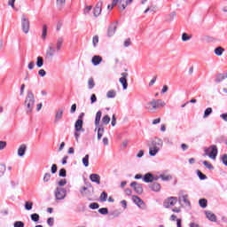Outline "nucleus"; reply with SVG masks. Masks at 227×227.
<instances>
[{
	"label": "nucleus",
	"instance_id": "nucleus-1",
	"mask_svg": "<svg viewBox=\"0 0 227 227\" xmlns=\"http://www.w3.org/2000/svg\"><path fill=\"white\" fill-rule=\"evenodd\" d=\"M64 42H65V39L63 37H59L57 39L56 48H54L53 43H50L48 46V50L46 51V57L53 58L56 51L57 52H59L61 51V47H63Z\"/></svg>",
	"mask_w": 227,
	"mask_h": 227
},
{
	"label": "nucleus",
	"instance_id": "nucleus-2",
	"mask_svg": "<svg viewBox=\"0 0 227 227\" xmlns=\"http://www.w3.org/2000/svg\"><path fill=\"white\" fill-rule=\"evenodd\" d=\"M164 145V142L162 139L159 137H155L151 145L149 146V155L151 157H155L159 152H160V148H162V145Z\"/></svg>",
	"mask_w": 227,
	"mask_h": 227
},
{
	"label": "nucleus",
	"instance_id": "nucleus-3",
	"mask_svg": "<svg viewBox=\"0 0 227 227\" xmlns=\"http://www.w3.org/2000/svg\"><path fill=\"white\" fill-rule=\"evenodd\" d=\"M25 107H27V114H31L33 113V109L35 107V94L33 91L28 90L26 99H25Z\"/></svg>",
	"mask_w": 227,
	"mask_h": 227
},
{
	"label": "nucleus",
	"instance_id": "nucleus-4",
	"mask_svg": "<svg viewBox=\"0 0 227 227\" xmlns=\"http://www.w3.org/2000/svg\"><path fill=\"white\" fill-rule=\"evenodd\" d=\"M163 106H166V103L162 102L160 99H153L145 105V109L148 113L153 114L159 107H163Z\"/></svg>",
	"mask_w": 227,
	"mask_h": 227
},
{
	"label": "nucleus",
	"instance_id": "nucleus-5",
	"mask_svg": "<svg viewBox=\"0 0 227 227\" xmlns=\"http://www.w3.org/2000/svg\"><path fill=\"white\" fill-rule=\"evenodd\" d=\"M217 145H211L209 148L205 149V155H208L209 159L215 160L217 158Z\"/></svg>",
	"mask_w": 227,
	"mask_h": 227
},
{
	"label": "nucleus",
	"instance_id": "nucleus-6",
	"mask_svg": "<svg viewBox=\"0 0 227 227\" xmlns=\"http://www.w3.org/2000/svg\"><path fill=\"white\" fill-rule=\"evenodd\" d=\"M31 27V24L29 22V18H27L26 15H22L21 17V29L25 35L29 33V29Z\"/></svg>",
	"mask_w": 227,
	"mask_h": 227
},
{
	"label": "nucleus",
	"instance_id": "nucleus-7",
	"mask_svg": "<svg viewBox=\"0 0 227 227\" xmlns=\"http://www.w3.org/2000/svg\"><path fill=\"white\" fill-rule=\"evenodd\" d=\"M83 118L84 113H81L78 116V120L74 123V130L84 131V129H82V125H84V121H82Z\"/></svg>",
	"mask_w": 227,
	"mask_h": 227
},
{
	"label": "nucleus",
	"instance_id": "nucleus-8",
	"mask_svg": "<svg viewBox=\"0 0 227 227\" xmlns=\"http://www.w3.org/2000/svg\"><path fill=\"white\" fill-rule=\"evenodd\" d=\"M55 198L56 200H65L67 198V190L57 187L55 190Z\"/></svg>",
	"mask_w": 227,
	"mask_h": 227
},
{
	"label": "nucleus",
	"instance_id": "nucleus-9",
	"mask_svg": "<svg viewBox=\"0 0 227 227\" xmlns=\"http://www.w3.org/2000/svg\"><path fill=\"white\" fill-rule=\"evenodd\" d=\"M176 201H178L176 197H169L163 202V207L165 208H169V207H175V205H176Z\"/></svg>",
	"mask_w": 227,
	"mask_h": 227
},
{
	"label": "nucleus",
	"instance_id": "nucleus-10",
	"mask_svg": "<svg viewBox=\"0 0 227 227\" xmlns=\"http://www.w3.org/2000/svg\"><path fill=\"white\" fill-rule=\"evenodd\" d=\"M130 187L135 191L136 194H143V184L134 181L130 184Z\"/></svg>",
	"mask_w": 227,
	"mask_h": 227
},
{
	"label": "nucleus",
	"instance_id": "nucleus-11",
	"mask_svg": "<svg viewBox=\"0 0 227 227\" xmlns=\"http://www.w3.org/2000/svg\"><path fill=\"white\" fill-rule=\"evenodd\" d=\"M132 201L134 204L138 206L139 208H145L146 205L145 204V201L141 198H139L137 195L132 196Z\"/></svg>",
	"mask_w": 227,
	"mask_h": 227
},
{
	"label": "nucleus",
	"instance_id": "nucleus-12",
	"mask_svg": "<svg viewBox=\"0 0 227 227\" xmlns=\"http://www.w3.org/2000/svg\"><path fill=\"white\" fill-rule=\"evenodd\" d=\"M121 77L119 79L121 84H122L123 90H127L129 88V82H127V77H129V73H121Z\"/></svg>",
	"mask_w": 227,
	"mask_h": 227
},
{
	"label": "nucleus",
	"instance_id": "nucleus-13",
	"mask_svg": "<svg viewBox=\"0 0 227 227\" xmlns=\"http://www.w3.org/2000/svg\"><path fill=\"white\" fill-rule=\"evenodd\" d=\"M143 180L145 182V184H150L159 180V176H154L152 173H147L144 176Z\"/></svg>",
	"mask_w": 227,
	"mask_h": 227
},
{
	"label": "nucleus",
	"instance_id": "nucleus-14",
	"mask_svg": "<svg viewBox=\"0 0 227 227\" xmlns=\"http://www.w3.org/2000/svg\"><path fill=\"white\" fill-rule=\"evenodd\" d=\"M118 28V26L114 23L111 24L108 27V30H107V36L109 38H111V36H114V33H116V29Z\"/></svg>",
	"mask_w": 227,
	"mask_h": 227
},
{
	"label": "nucleus",
	"instance_id": "nucleus-15",
	"mask_svg": "<svg viewBox=\"0 0 227 227\" xmlns=\"http://www.w3.org/2000/svg\"><path fill=\"white\" fill-rule=\"evenodd\" d=\"M134 3V0H119V8L121 10H125L129 4H132Z\"/></svg>",
	"mask_w": 227,
	"mask_h": 227
},
{
	"label": "nucleus",
	"instance_id": "nucleus-16",
	"mask_svg": "<svg viewBox=\"0 0 227 227\" xmlns=\"http://www.w3.org/2000/svg\"><path fill=\"white\" fill-rule=\"evenodd\" d=\"M205 214H206L207 219H208L212 223H215L217 221V216H215L214 213L210 211H205Z\"/></svg>",
	"mask_w": 227,
	"mask_h": 227
},
{
	"label": "nucleus",
	"instance_id": "nucleus-17",
	"mask_svg": "<svg viewBox=\"0 0 227 227\" xmlns=\"http://www.w3.org/2000/svg\"><path fill=\"white\" fill-rule=\"evenodd\" d=\"M27 150V146L26 145H21L18 149L19 157H24L26 155V151Z\"/></svg>",
	"mask_w": 227,
	"mask_h": 227
},
{
	"label": "nucleus",
	"instance_id": "nucleus-18",
	"mask_svg": "<svg viewBox=\"0 0 227 227\" xmlns=\"http://www.w3.org/2000/svg\"><path fill=\"white\" fill-rule=\"evenodd\" d=\"M102 119V111H98L95 117V126L98 129L100 127V120Z\"/></svg>",
	"mask_w": 227,
	"mask_h": 227
},
{
	"label": "nucleus",
	"instance_id": "nucleus-19",
	"mask_svg": "<svg viewBox=\"0 0 227 227\" xmlns=\"http://www.w3.org/2000/svg\"><path fill=\"white\" fill-rule=\"evenodd\" d=\"M90 180L94 182V184H98V185H100V176L98 174H91L90 176Z\"/></svg>",
	"mask_w": 227,
	"mask_h": 227
},
{
	"label": "nucleus",
	"instance_id": "nucleus-20",
	"mask_svg": "<svg viewBox=\"0 0 227 227\" xmlns=\"http://www.w3.org/2000/svg\"><path fill=\"white\" fill-rule=\"evenodd\" d=\"M65 110L63 108H59L55 114V123H58L61 118H63V113Z\"/></svg>",
	"mask_w": 227,
	"mask_h": 227
},
{
	"label": "nucleus",
	"instance_id": "nucleus-21",
	"mask_svg": "<svg viewBox=\"0 0 227 227\" xmlns=\"http://www.w3.org/2000/svg\"><path fill=\"white\" fill-rule=\"evenodd\" d=\"M179 201H183L186 207H191V201H189V195H183L179 198Z\"/></svg>",
	"mask_w": 227,
	"mask_h": 227
},
{
	"label": "nucleus",
	"instance_id": "nucleus-22",
	"mask_svg": "<svg viewBox=\"0 0 227 227\" xmlns=\"http://www.w3.org/2000/svg\"><path fill=\"white\" fill-rule=\"evenodd\" d=\"M158 178H160L163 182H169V180H173V176L168 174H160Z\"/></svg>",
	"mask_w": 227,
	"mask_h": 227
},
{
	"label": "nucleus",
	"instance_id": "nucleus-23",
	"mask_svg": "<svg viewBox=\"0 0 227 227\" xmlns=\"http://www.w3.org/2000/svg\"><path fill=\"white\" fill-rule=\"evenodd\" d=\"M100 63H102V57L98 55L92 57V64L94 65V67L100 65Z\"/></svg>",
	"mask_w": 227,
	"mask_h": 227
},
{
	"label": "nucleus",
	"instance_id": "nucleus-24",
	"mask_svg": "<svg viewBox=\"0 0 227 227\" xmlns=\"http://www.w3.org/2000/svg\"><path fill=\"white\" fill-rule=\"evenodd\" d=\"M149 187L154 192H159V191H160V184H159V183H153V184H150Z\"/></svg>",
	"mask_w": 227,
	"mask_h": 227
},
{
	"label": "nucleus",
	"instance_id": "nucleus-25",
	"mask_svg": "<svg viewBox=\"0 0 227 227\" xmlns=\"http://www.w3.org/2000/svg\"><path fill=\"white\" fill-rule=\"evenodd\" d=\"M56 4L59 8V10H63L65 5L67 4V0H56Z\"/></svg>",
	"mask_w": 227,
	"mask_h": 227
},
{
	"label": "nucleus",
	"instance_id": "nucleus-26",
	"mask_svg": "<svg viewBox=\"0 0 227 227\" xmlns=\"http://www.w3.org/2000/svg\"><path fill=\"white\" fill-rule=\"evenodd\" d=\"M227 78L226 74H219L216 75L215 82H221L222 81H224V79Z\"/></svg>",
	"mask_w": 227,
	"mask_h": 227
},
{
	"label": "nucleus",
	"instance_id": "nucleus-27",
	"mask_svg": "<svg viewBox=\"0 0 227 227\" xmlns=\"http://www.w3.org/2000/svg\"><path fill=\"white\" fill-rule=\"evenodd\" d=\"M104 136V127H98V140L100 141Z\"/></svg>",
	"mask_w": 227,
	"mask_h": 227
},
{
	"label": "nucleus",
	"instance_id": "nucleus-28",
	"mask_svg": "<svg viewBox=\"0 0 227 227\" xmlns=\"http://www.w3.org/2000/svg\"><path fill=\"white\" fill-rule=\"evenodd\" d=\"M82 164L85 168L90 166V154H86L84 158H82Z\"/></svg>",
	"mask_w": 227,
	"mask_h": 227
},
{
	"label": "nucleus",
	"instance_id": "nucleus-29",
	"mask_svg": "<svg viewBox=\"0 0 227 227\" xmlns=\"http://www.w3.org/2000/svg\"><path fill=\"white\" fill-rule=\"evenodd\" d=\"M223 52H224V48H223L221 46L215 49V54L216 56H223Z\"/></svg>",
	"mask_w": 227,
	"mask_h": 227
},
{
	"label": "nucleus",
	"instance_id": "nucleus-30",
	"mask_svg": "<svg viewBox=\"0 0 227 227\" xmlns=\"http://www.w3.org/2000/svg\"><path fill=\"white\" fill-rule=\"evenodd\" d=\"M36 67L38 68H42L43 67V57H37Z\"/></svg>",
	"mask_w": 227,
	"mask_h": 227
},
{
	"label": "nucleus",
	"instance_id": "nucleus-31",
	"mask_svg": "<svg viewBox=\"0 0 227 227\" xmlns=\"http://www.w3.org/2000/svg\"><path fill=\"white\" fill-rule=\"evenodd\" d=\"M207 199H200L199 200V205L200 207H201V208H207Z\"/></svg>",
	"mask_w": 227,
	"mask_h": 227
},
{
	"label": "nucleus",
	"instance_id": "nucleus-32",
	"mask_svg": "<svg viewBox=\"0 0 227 227\" xmlns=\"http://www.w3.org/2000/svg\"><path fill=\"white\" fill-rule=\"evenodd\" d=\"M88 88H89V90H93L95 88V80H93V78L89 79Z\"/></svg>",
	"mask_w": 227,
	"mask_h": 227
},
{
	"label": "nucleus",
	"instance_id": "nucleus-33",
	"mask_svg": "<svg viewBox=\"0 0 227 227\" xmlns=\"http://www.w3.org/2000/svg\"><path fill=\"white\" fill-rule=\"evenodd\" d=\"M31 220L34 221V223H38L40 221V215L34 213L30 215Z\"/></svg>",
	"mask_w": 227,
	"mask_h": 227
},
{
	"label": "nucleus",
	"instance_id": "nucleus-34",
	"mask_svg": "<svg viewBox=\"0 0 227 227\" xmlns=\"http://www.w3.org/2000/svg\"><path fill=\"white\" fill-rule=\"evenodd\" d=\"M109 121H111V117H109V115H105L102 118V123L103 125H109Z\"/></svg>",
	"mask_w": 227,
	"mask_h": 227
},
{
	"label": "nucleus",
	"instance_id": "nucleus-35",
	"mask_svg": "<svg viewBox=\"0 0 227 227\" xmlns=\"http://www.w3.org/2000/svg\"><path fill=\"white\" fill-rule=\"evenodd\" d=\"M6 172V165L0 164V178L4 176V173Z\"/></svg>",
	"mask_w": 227,
	"mask_h": 227
},
{
	"label": "nucleus",
	"instance_id": "nucleus-36",
	"mask_svg": "<svg viewBox=\"0 0 227 227\" xmlns=\"http://www.w3.org/2000/svg\"><path fill=\"white\" fill-rule=\"evenodd\" d=\"M106 97L107 98H114V97H116V91L115 90H109L107 93H106Z\"/></svg>",
	"mask_w": 227,
	"mask_h": 227
},
{
	"label": "nucleus",
	"instance_id": "nucleus-37",
	"mask_svg": "<svg viewBox=\"0 0 227 227\" xmlns=\"http://www.w3.org/2000/svg\"><path fill=\"white\" fill-rule=\"evenodd\" d=\"M212 114V108L208 107L205 110L203 118H208Z\"/></svg>",
	"mask_w": 227,
	"mask_h": 227
},
{
	"label": "nucleus",
	"instance_id": "nucleus-38",
	"mask_svg": "<svg viewBox=\"0 0 227 227\" xmlns=\"http://www.w3.org/2000/svg\"><path fill=\"white\" fill-rule=\"evenodd\" d=\"M98 212L102 215H107V214H109V209H107V207H102L98 209Z\"/></svg>",
	"mask_w": 227,
	"mask_h": 227
},
{
	"label": "nucleus",
	"instance_id": "nucleus-39",
	"mask_svg": "<svg viewBox=\"0 0 227 227\" xmlns=\"http://www.w3.org/2000/svg\"><path fill=\"white\" fill-rule=\"evenodd\" d=\"M42 38L45 40L47 38V25L43 26V34H42Z\"/></svg>",
	"mask_w": 227,
	"mask_h": 227
},
{
	"label": "nucleus",
	"instance_id": "nucleus-40",
	"mask_svg": "<svg viewBox=\"0 0 227 227\" xmlns=\"http://www.w3.org/2000/svg\"><path fill=\"white\" fill-rule=\"evenodd\" d=\"M197 175L200 180H207V176L203 174L200 170H197Z\"/></svg>",
	"mask_w": 227,
	"mask_h": 227
},
{
	"label": "nucleus",
	"instance_id": "nucleus-41",
	"mask_svg": "<svg viewBox=\"0 0 227 227\" xmlns=\"http://www.w3.org/2000/svg\"><path fill=\"white\" fill-rule=\"evenodd\" d=\"M25 208H26L27 210H32V208H33V202H31V201H26V202H25Z\"/></svg>",
	"mask_w": 227,
	"mask_h": 227
},
{
	"label": "nucleus",
	"instance_id": "nucleus-42",
	"mask_svg": "<svg viewBox=\"0 0 227 227\" xmlns=\"http://www.w3.org/2000/svg\"><path fill=\"white\" fill-rule=\"evenodd\" d=\"M100 201H107V192H103L99 197Z\"/></svg>",
	"mask_w": 227,
	"mask_h": 227
},
{
	"label": "nucleus",
	"instance_id": "nucleus-43",
	"mask_svg": "<svg viewBox=\"0 0 227 227\" xmlns=\"http://www.w3.org/2000/svg\"><path fill=\"white\" fill-rule=\"evenodd\" d=\"M203 165L205 166V168H207V169H214V166L212 165V163L204 160L203 161Z\"/></svg>",
	"mask_w": 227,
	"mask_h": 227
},
{
	"label": "nucleus",
	"instance_id": "nucleus-44",
	"mask_svg": "<svg viewBox=\"0 0 227 227\" xmlns=\"http://www.w3.org/2000/svg\"><path fill=\"white\" fill-rule=\"evenodd\" d=\"M98 207H100V205H98V203L97 202L90 203L89 206V207L91 208V210H97Z\"/></svg>",
	"mask_w": 227,
	"mask_h": 227
},
{
	"label": "nucleus",
	"instance_id": "nucleus-45",
	"mask_svg": "<svg viewBox=\"0 0 227 227\" xmlns=\"http://www.w3.org/2000/svg\"><path fill=\"white\" fill-rule=\"evenodd\" d=\"M93 13L94 17H98L102 13V9H97L94 7Z\"/></svg>",
	"mask_w": 227,
	"mask_h": 227
},
{
	"label": "nucleus",
	"instance_id": "nucleus-46",
	"mask_svg": "<svg viewBox=\"0 0 227 227\" xmlns=\"http://www.w3.org/2000/svg\"><path fill=\"white\" fill-rule=\"evenodd\" d=\"M92 9H93V6L91 5L86 6L83 11L84 15H88V13H90Z\"/></svg>",
	"mask_w": 227,
	"mask_h": 227
},
{
	"label": "nucleus",
	"instance_id": "nucleus-47",
	"mask_svg": "<svg viewBox=\"0 0 227 227\" xmlns=\"http://www.w3.org/2000/svg\"><path fill=\"white\" fill-rule=\"evenodd\" d=\"M59 176L65 178V176H67V169L61 168L59 172Z\"/></svg>",
	"mask_w": 227,
	"mask_h": 227
},
{
	"label": "nucleus",
	"instance_id": "nucleus-48",
	"mask_svg": "<svg viewBox=\"0 0 227 227\" xmlns=\"http://www.w3.org/2000/svg\"><path fill=\"white\" fill-rule=\"evenodd\" d=\"M182 40H183V42H188V40H191V36H189V35H187V33H184L182 35Z\"/></svg>",
	"mask_w": 227,
	"mask_h": 227
},
{
	"label": "nucleus",
	"instance_id": "nucleus-49",
	"mask_svg": "<svg viewBox=\"0 0 227 227\" xmlns=\"http://www.w3.org/2000/svg\"><path fill=\"white\" fill-rule=\"evenodd\" d=\"M51 171L52 175H56V173H58V165L52 164Z\"/></svg>",
	"mask_w": 227,
	"mask_h": 227
},
{
	"label": "nucleus",
	"instance_id": "nucleus-50",
	"mask_svg": "<svg viewBox=\"0 0 227 227\" xmlns=\"http://www.w3.org/2000/svg\"><path fill=\"white\" fill-rule=\"evenodd\" d=\"M82 130H77V129H75L74 137H75L76 141H79V137H81V133H80V132H82ZM82 132H84V129H83Z\"/></svg>",
	"mask_w": 227,
	"mask_h": 227
},
{
	"label": "nucleus",
	"instance_id": "nucleus-51",
	"mask_svg": "<svg viewBox=\"0 0 227 227\" xmlns=\"http://www.w3.org/2000/svg\"><path fill=\"white\" fill-rule=\"evenodd\" d=\"M221 161L223 162V164H224V166H227V154H223L221 156Z\"/></svg>",
	"mask_w": 227,
	"mask_h": 227
},
{
	"label": "nucleus",
	"instance_id": "nucleus-52",
	"mask_svg": "<svg viewBox=\"0 0 227 227\" xmlns=\"http://www.w3.org/2000/svg\"><path fill=\"white\" fill-rule=\"evenodd\" d=\"M14 227H24V222L22 221H16L13 224Z\"/></svg>",
	"mask_w": 227,
	"mask_h": 227
},
{
	"label": "nucleus",
	"instance_id": "nucleus-53",
	"mask_svg": "<svg viewBox=\"0 0 227 227\" xmlns=\"http://www.w3.org/2000/svg\"><path fill=\"white\" fill-rule=\"evenodd\" d=\"M43 180V182H49L51 180V173H45Z\"/></svg>",
	"mask_w": 227,
	"mask_h": 227
},
{
	"label": "nucleus",
	"instance_id": "nucleus-54",
	"mask_svg": "<svg viewBox=\"0 0 227 227\" xmlns=\"http://www.w3.org/2000/svg\"><path fill=\"white\" fill-rule=\"evenodd\" d=\"M92 43L94 47H97V43H98V35H95L92 39Z\"/></svg>",
	"mask_w": 227,
	"mask_h": 227
},
{
	"label": "nucleus",
	"instance_id": "nucleus-55",
	"mask_svg": "<svg viewBox=\"0 0 227 227\" xmlns=\"http://www.w3.org/2000/svg\"><path fill=\"white\" fill-rule=\"evenodd\" d=\"M75 111H77V105L76 104H73L70 109V113L71 114H74V113H75Z\"/></svg>",
	"mask_w": 227,
	"mask_h": 227
},
{
	"label": "nucleus",
	"instance_id": "nucleus-56",
	"mask_svg": "<svg viewBox=\"0 0 227 227\" xmlns=\"http://www.w3.org/2000/svg\"><path fill=\"white\" fill-rule=\"evenodd\" d=\"M132 42H130V38H128L124 41V47H130Z\"/></svg>",
	"mask_w": 227,
	"mask_h": 227
},
{
	"label": "nucleus",
	"instance_id": "nucleus-57",
	"mask_svg": "<svg viewBox=\"0 0 227 227\" xmlns=\"http://www.w3.org/2000/svg\"><path fill=\"white\" fill-rule=\"evenodd\" d=\"M17 0H8V6H11L12 8L15 9V2Z\"/></svg>",
	"mask_w": 227,
	"mask_h": 227
},
{
	"label": "nucleus",
	"instance_id": "nucleus-58",
	"mask_svg": "<svg viewBox=\"0 0 227 227\" xmlns=\"http://www.w3.org/2000/svg\"><path fill=\"white\" fill-rule=\"evenodd\" d=\"M38 74L40 75V77H45V75H47V72H45L43 69H40L38 71Z\"/></svg>",
	"mask_w": 227,
	"mask_h": 227
},
{
	"label": "nucleus",
	"instance_id": "nucleus-59",
	"mask_svg": "<svg viewBox=\"0 0 227 227\" xmlns=\"http://www.w3.org/2000/svg\"><path fill=\"white\" fill-rule=\"evenodd\" d=\"M95 102H97V95L92 94L90 96V104H95Z\"/></svg>",
	"mask_w": 227,
	"mask_h": 227
},
{
	"label": "nucleus",
	"instance_id": "nucleus-60",
	"mask_svg": "<svg viewBox=\"0 0 227 227\" xmlns=\"http://www.w3.org/2000/svg\"><path fill=\"white\" fill-rule=\"evenodd\" d=\"M47 223L49 224V226H54V218L52 217L48 218Z\"/></svg>",
	"mask_w": 227,
	"mask_h": 227
},
{
	"label": "nucleus",
	"instance_id": "nucleus-61",
	"mask_svg": "<svg viewBox=\"0 0 227 227\" xmlns=\"http://www.w3.org/2000/svg\"><path fill=\"white\" fill-rule=\"evenodd\" d=\"M112 127H116V115L112 116V121H111Z\"/></svg>",
	"mask_w": 227,
	"mask_h": 227
},
{
	"label": "nucleus",
	"instance_id": "nucleus-62",
	"mask_svg": "<svg viewBox=\"0 0 227 227\" xmlns=\"http://www.w3.org/2000/svg\"><path fill=\"white\" fill-rule=\"evenodd\" d=\"M59 187H63V186L67 185V179H61L59 182Z\"/></svg>",
	"mask_w": 227,
	"mask_h": 227
},
{
	"label": "nucleus",
	"instance_id": "nucleus-63",
	"mask_svg": "<svg viewBox=\"0 0 227 227\" xmlns=\"http://www.w3.org/2000/svg\"><path fill=\"white\" fill-rule=\"evenodd\" d=\"M6 148V142L0 141V150H4Z\"/></svg>",
	"mask_w": 227,
	"mask_h": 227
},
{
	"label": "nucleus",
	"instance_id": "nucleus-64",
	"mask_svg": "<svg viewBox=\"0 0 227 227\" xmlns=\"http://www.w3.org/2000/svg\"><path fill=\"white\" fill-rule=\"evenodd\" d=\"M220 118H222V120H223V121H227V113L226 114H222L220 115Z\"/></svg>",
	"mask_w": 227,
	"mask_h": 227
}]
</instances>
